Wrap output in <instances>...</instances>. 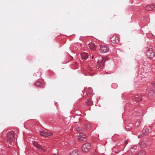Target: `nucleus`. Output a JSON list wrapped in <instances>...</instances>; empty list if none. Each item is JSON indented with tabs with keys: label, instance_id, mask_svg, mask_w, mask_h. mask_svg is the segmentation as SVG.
Here are the masks:
<instances>
[{
	"label": "nucleus",
	"instance_id": "obj_28",
	"mask_svg": "<svg viewBox=\"0 0 155 155\" xmlns=\"http://www.w3.org/2000/svg\"><path fill=\"white\" fill-rule=\"evenodd\" d=\"M92 58H93L94 57H93V56H92Z\"/></svg>",
	"mask_w": 155,
	"mask_h": 155
},
{
	"label": "nucleus",
	"instance_id": "obj_23",
	"mask_svg": "<svg viewBox=\"0 0 155 155\" xmlns=\"http://www.w3.org/2000/svg\"><path fill=\"white\" fill-rule=\"evenodd\" d=\"M142 135H138V137L140 138H141L142 137Z\"/></svg>",
	"mask_w": 155,
	"mask_h": 155
},
{
	"label": "nucleus",
	"instance_id": "obj_3",
	"mask_svg": "<svg viewBox=\"0 0 155 155\" xmlns=\"http://www.w3.org/2000/svg\"><path fill=\"white\" fill-rule=\"evenodd\" d=\"M99 50L101 53H104L109 51V48L107 46L104 45L100 46Z\"/></svg>",
	"mask_w": 155,
	"mask_h": 155
},
{
	"label": "nucleus",
	"instance_id": "obj_15",
	"mask_svg": "<svg viewBox=\"0 0 155 155\" xmlns=\"http://www.w3.org/2000/svg\"><path fill=\"white\" fill-rule=\"evenodd\" d=\"M81 55L82 58L83 59H87L88 58V54L86 53H82Z\"/></svg>",
	"mask_w": 155,
	"mask_h": 155
},
{
	"label": "nucleus",
	"instance_id": "obj_20",
	"mask_svg": "<svg viewBox=\"0 0 155 155\" xmlns=\"http://www.w3.org/2000/svg\"><path fill=\"white\" fill-rule=\"evenodd\" d=\"M76 130L77 131H80L82 130V129L79 127H77L76 128Z\"/></svg>",
	"mask_w": 155,
	"mask_h": 155
},
{
	"label": "nucleus",
	"instance_id": "obj_18",
	"mask_svg": "<svg viewBox=\"0 0 155 155\" xmlns=\"http://www.w3.org/2000/svg\"><path fill=\"white\" fill-rule=\"evenodd\" d=\"M140 146L142 148H144L146 146V144L143 141L140 142Z\"/></svg>",
	"mask_w": 155,
	"mask_h": 155
},
{
	"label": "nucleus",
	"instance_id": "obj_7",
	"mask_svg": "<svg viewBox=\"0 0 155 155\" xmlns=\"http://www.w3.org/2000/svg\"><path fill=\"white\" fill-rule=\"evenodd\" d=\"M145 9L147 11H155V5H147L145 7Z\"/></svg>",
	"mask_w": 155,
	"mask_h": 155
},
{
	"label": "nucleus",
	"instance_id": "obj_5",
	"mask_svg": "<svg viewBox=\"0 0 155 155\" xmlns=\"http://www.w3.org/2000/svg\"><path fill=\"white\" fill-rule=\"evenodd\" d=\"M39 133L41 135L46 137H49L52 134L51 133L46 132L43 130H40Z\"/></svg>",
	"mask_w": 155,
	"mask_h": 155
},
{
	"label": "nucleus",
	"instance_id": "obj_25",
	"mask_svg": "<svg viewBox=\"0 0 155 155\" xmlns=\"http://www.w3.org/2000/svg\"><path fill=\"white\" fill-rule=\"evenodd\" d=\"M86 126L87 127H89L90 126V125L89 124H87Z\"/></svg>",
	"mask_w": 155,
	"mask_h": 155
},
{
	"label": "nucleus",
	"instance_id": "obj_2",
	"mask_svg": "<svg viewBox=\"0 0 155 155\" xmlns=\"http://www.w3.org/2000/svg\"><path fill=\"white\" fill-rule=\"evenodd\" d=\"M90 148V144L89 143H87L84 144L82 146L81 150L83 152L86 153L89 151Z\"/></svg>",
	"mask_w": 155,
	"mask_h": 155
},
{
	"label": "nucleus",
	"instance_id": "obj_13",
	"mask_svg": "<svg viewBox=\"0 0 155 155\" xmlns=\"http://www.w3.org/2000/svg\"><path fill=\"white\" fill-rule=\"evenodd\" d=\"M69 155H79V152L77 150H74L70 152Z\"/></svg>",
	"mask_w": 155,
	"mask_h": 155
},
{
	"label": "nucleus",
	"instance_id": "obj_11",
	"mask_svg": "<svg viewBox=\"0 0 155 155\" xmlns=\"http://www.w3.org/2000/svg\"><path fill=\"white\" fill-rule=\"evenodd\" d=\"M149 131V130L148 127H145L142 130V133L144 135H146L148 134Z\"/></svg>",
	"mask_w": 155,
	"mask_h": 155
},
{
	"label": "nucleus",
	"instance_id": "obj_16",
	"mask_svg": "<svg viewBox=\"0 0 155 155\" xmlns=\"http://www.w3.org/2000/svg\"><path fill=\"white\" fill-rule=\"evenodd\" d=\"M86 104L88 105H93V102L91 99H87L86 102Z\"/></svg>",
	"mask_w": 155,
	"mask_h": 155
},
{
	"label": "nucleus",
	"instance_id": "obj_21",
	"mask_svg": "<svg viewBox=\"0 0 155 155\" xmlns=\"http://www.w3.org/2000/svg\"><path fill=\"white\" fill-rule=\"evenodd\" d=\"M89 91V94H91L92 91V89L91 88H89L88 89V91Z\"/></svg>",
	"mask_w": 155,
	"mask_h": 155
},
{
	"label": "nucleus",
	"instance_id": "obj_4",
	"mask_svg": "<svg viewBox=\"0 0 155 155\" xmlns=\"http://www.w3.org/2000/svg\"><path fill=\"white\" fill-rule=\"evenodd\" d=\"M147 56L150 58H153L154 55V53L152 48H148L146 52Z\"/></svg>",
	"mask_w": 155,
	"mask_h": 155
},
{
	"label": "nucleus",
	"instance_id": "obj_26",
	"mask_svg": "<svg viewBox=\"0 0 155 155\" xmlns=\"http://www.w3.org/2000/svg\"><path fill=\"white\" fill-rule=\"evenodd\" d=\"M151 135L152 136H154V135L153 134H151Z\"/></svg>",
	"mask_w": 155,
	"mask_h": 155
},
{
	"label": "nucleus",
	"instance_id": "obj_24",
	"mask_svg": "<svg viewBox=\"0 0 155 155\" xmlns=\"http://www.w3.org/2000/svg\"><path fill=\"white\" fill-rule=\"evenodd\" d=\"M97 68L98 69H99V68H100V67L98 66L97 67Z\"/></svg>",
	"mask_w": 155,
	"mask_h": 155
},
{
	"label": "nucleus",
	"instance_id": "obj_29",
	"mask_svg": "<svg viewBox=\"0 0 155 155\" xmlns=\"http://www.w3.org/2000/svg\"><path fill=\"white\" fill-rule=\"evenodd\" d=\"M94 155H97L96 154H94Z\"/></svg>",
	"mask_w": 155,
	"mask_h": 155
},
{
	"label": "nucleus",
	"instance_id": "obj_9",
	"mask_svg": "<svg viewBox=\"0 0 155 155\" xmlns=\"http://www.w3.org/2000/svg\"><path fill=\"white\" fill-rule=\"evenodd\" d=\"M88 46L91 50H95L97 48V46L94 44L90 43L88 44Z\"/></svg>",
	"mask_w": 155,
	"mask_h": 155
},
{
	"label": "nucleus",
	"instance_id": "obj_17",
	"mask_svg": "<svg viewBox=\"0 0 155 155\" xmlns=\"http://www.w3.org/2000/svg\"><path fill=\"white\" fill-rule=\"evenodd\" d=\"M42 84L38 81H37L35 83V85L36 86L40 87L42 86Z\"/></svg>",
	"mask_w": 155,
	"mask_h": 155
},
{
	"label": "nucleus",
	"instance_id": "obj_1",
	"mask_svg": "<svg viewBox=\"0 0 155 155\" xmlns=\"http://www.w3.org/2000/svg\"><path fill=\"white\" fill-rule=\"evenodd\" d=\"M15 134L14 131H11L8 132L7 135L6 140L7 142L11 144L14 140Z\"/></svg>",
	"mask_w": 155,
	"mask_h": 155
},
{
	"label": "nucleus",
	"instance_id": "obj_19",
	"mask_svg": "<svg viewBox=\"0 0 155 155\" xmlns=\"http://www.w3.org/2000/svg\"><path fill=\"white\" fill-rule=\"evenodd\" d=\"M145 153L144 151H141L139 152L136 155H145Z\"/></svg>",
	"mask_w": 155,
	"mask_h": 155
},
{
	"label": "nucleus",
	"instance_id": "obj_10",
	"mask_svg": "<svg viewBox=\"0 0 155 155\" xmlns=\"http://www.w3.org/2000/svg\"><path fill=\"white\" fill-rule=\"evenodd\" d=\"M86 137V136L82 133H80L78 136V139L80 141H84V139Z\"/></svg>",
	"mask_w": 155,
	"mask_h": 155
},
{
	"label": "nucleus",
	"instance_id": "obj_6",
	"mask_svg": "<svg viewBox=\"0 0 155 155\" xmlns=\"http://www.w3.org/2000/svg\"><path fill=\"white\" fill-rule=\"evenodd\" d=\"M119 38L115 36L114 35L113 36L110 38L111 41L113 43H118L119 42Z\"/></svg>",
	"mask_w": 155,
	"mask_h": 155
},
{
	"label": "nucleus",
	"instance_id": "obj_8",
	"mask_svg": "<svg viewBox=\"0 0 155 155\" xmlns=\"http://www.w3.org/2000/svg\"><path fill=\"white\" fill-rule=\"evenodd\" d=\"M133 99L135 101L139 102L141 100L142 97L141 95L136 94L133 97Z\"/></svg>",
	"mask_w": 155,
	"mask_h": 155
},
{
	"label": "nucleus",
	"instance_id": "obj_22",
	"mask_svg": "<svg viewBox=\"0 0 155 155\" xmlns=\"http://www.w3.org/2000/svg\"><path fill=\"white\" fill-rule=\"evenodd\" d=\"M152 84L153 85V86H155V82H152Z\"/></svg>",
	"mask_w": 155,
	"mask_h": 155
},
{
	"label": "nucleus",
	"instance_id": "obj_27",
	"mask_svg": "<svg viewBox=\"0 0 155 155\" xmlns=\"http://www.w3.org/2000/svg\"><path fill=\"white\" fill-rule=\"evenodd\" d=\"M104 59H103V60H102V62H104Z\"/></svg>",
	"mask_w": 155,
	"mask_h": 155
},
{
	"label": "nucleus",
	"instance_id": "obj_12",
	"mask_svg": "<svg viewBox=\"0 0 155 155\" xmlns=\"http://www.w3.org/2000/svg\"><path fill=\"white\" fill-rule=\"evenodd\" d=\"M33 145L37 148L40 149H42L43 150H44L43 149V146L40 145L36 141H34L33 142Z\"/></svg>",
	"mask_w": 155,
	"mask_h": 155
},
{
	"label": "nucleus",
	"instance_id": "obj_14",
	"mask_svg": "<svg viewBox=\"0 0 155 155\" xmlns=\"http://www.w3.org/2000/svg\"><path fill=\"white\" fill-rule=\"evenodd\" d=\"M138 149L136 146H134L131 147L130 151L132 153L137 151Z\"/></svg>",
	"mask_w": 155,
	"mask_h": 155
}]
</instances>
